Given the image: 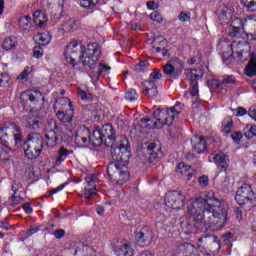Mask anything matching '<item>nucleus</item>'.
<instances>
[{
  "label": "nucleus",
  "instance_id": "e433bc0d",
  "mask_svg": "<svg viewBox=\"0 0 256 256\" xmlns=\"http://www.w3.org/2000/svg\"><path fill=\"white\" fill-rule=\"evenodd\" d=\"M162 77H163V74H161V70L158 68H154L148 80L154 81V83H157V81H159V79H161Z\"/></svg>",
  "mask_w": 256,
  "mask_h": 256
},
{
  "label": "nucleus",
  "instance_id": "f03ea898",
  "mask_svg": "<svg viewBox=\"0 0 256 256\" xmlns=\"http://www.w3.org/2000/svg\"><path fill=\"white\" fill-rule=\"evenodd\" d=\"M104 140L106 141V147H111V155L113 161L107 166V173L109 179L118 185H124L129 181V172L127 167L121 163H127L129 157H131V146L129 145V140L123 137L120 140V144H115L117 141V135L115 134V128L112 124H104L100 130Z\"/></svg>",
  "mask_w": 256,
  "mask_h": 256
},
{
  "label": "nucleus",
  "instance_id": "5701e85b",
  "mask_svg": "<svg viewBox=\"0 0 256 256\" xmlns=\"http://www.w3.org/2000/svg\"><path fill=\"white\" fill-rule=\"evenodd\" d=\"M213 161L218 165L220 171H227V167H229V158H227L225 154H216L213 157Z\"/></svg>",
  "mask_w": 256,
  "mask_h": 256
},
{
  "label": "nucleus",
  "instance_id": "3c124183",
  "mask_svg": "<svg viewBox=\"0 0 256 256\" xmlns=\"http://www.w3.org/2000/svg\"><path fill=\"white\" fill-rule=\"evenodd\" d=\"M151 21H156V23H163V16L159 12L154 11L150 14Z\"/></svg>",
  "mask_w": 256,
  "mask_h": 256
},
{
  "label": "nucleus",
  "instance_id": "dca6fc26",
  "mask_svg": "<svg viewBox=\"0 0 256 256\" xmlns=\"http://www.w3.org/2000/svg\"><path fill=\"white\" fill-rule=\"evenodd\" d=\"M142 87L144 89L143 94L148 95V97H157V95H159V90H157V82L153 80H145L142 82Z\"/></svg>",
  "mask_w": 256,
  "mask_h": 256
},
{
  "label": "nucleus",
  "instance_id": "58836bf2",
  "mask_svg": "<svg viewBox=\"0 0 256 256\" xmlns=\"http://www.w3.org/2000/svg\"><path fill=\"white\" fill-rule=\"evenodd\" d=\"M241 3L248 9V11H256V0H241Z\"/></svg>",
  "mask_w": 256,
  "mask_h": 256
},
{
  "label": "nucleus",
  "instance_id": "f3484780",
  "mask_svg": "<svg viewBox=\"0 0 256 256\" xmlns=\"http://www.w3.org/2000/svg\"><path fill=\"white\" fill-rule=\"evenodd\" d=\"M164 75L169 77V79H179L181 74L183 73V69L181 67H175L173 64L167 63L163 66Z\"/></svg>",
  "mask_w": 256,
  "mask_h": 256
},
{
  "label": "nucleus",
  "instance_id": "20e7f679",
  "mask_svg": "<svg viewBox=\"0 0 256 256\" xmlns=\"http://www.w3.org/2000/svg\"><path fill=\"white\" fill-rule=\"evenodd\" d=\"M99 57H101V47L97 43H90L80 55V61L84 67H89L93 71L97 61H99Z\"/></svg>",
  "mask_w": 256,
  "mask_h": 256
},
{
  "label": "nucleus",
  "instance_id": "37998d69",
  "mask_svg": "<svg viewBox=\"0 0 256 256\" xmlns=\"http://www.w3.org/2000/svg\"><path fill=\"white\" fill-rule=\"evenodd\" d=\"M149 67V62L147 60H141L135 65V71L141 73V71H145Z\"/></svg>",
  "mask_w": 256,
  "mask_h": 256
},
{
  "label": "nucleus",
  "instance_id": "0eeeda50",
  "mask_svg": "<svg viewBox=\"0 0 256 256\" xmlns=\"http://www.w3.org/2000/svg\"><path fill=\"white\" fill-rule=\"evenodd\" d=\"M181 113V102H177L173 107L170 109H164V110H156L154 112L155 117H164V125H168V127H171L173 125V121L176 117H179V114Z\"/></svg>",
  "mask_w": 256,
  "mask_h": 256
},
{
  "label": "nucleus",
  "instance_id": "2f4dec72",
  "mask_svg": "<svg viewBox=\"0 0 256 256\" xmlns=\"http://www.w3.org/2000/svg\"><path fill=\"white\" fill-rule=\"evenodd\" d=\"M27 101H30L31 103H35L36 101L35 95H33L31 92L21 93L20 103L24 109H25V105H27Z\"/></svg>",
  "mask_w": 256,
  "mask_h": 256
},
{
  "label": "nucleus",
  "instance_id": "49530a36",
  "mask_svg": "<svg viewBox=\"0 0 256 256\" xmlns=\"http://www.w3.org/2000/svg\"><path fill=\"white\" fill-rule=\"evenodd\" d=\"M78 95L82 99V101H91V99H93L91 93L86 92L82 89H78Z\"/></svg>",
  "mask_w": 256,
  "mask_h": 256
},
{
  "label": "nucleus",
  "instance_id": "4d7b16f0",
  "mask_svg": "<svg viewBox=\"0 0 256 256\" xmlns=\"http://www.w3.org/2000/svg\"><path fill=\"white\" fill-rule=\"evenodd\" d=\"M53 235L56 239H63L65 237V230L57 229L53 232Z\"/></svg>",
  "mask_w": 256,
  "mask_h": 256
},
{
  "label": "nucleus",
  "instance_id": "c03bdc74",
  "mask_svg": "<svg viewBox=\"0 0 256 256\" xmlns=\"http://www.w3.org/2000/svg\"><path fill=\"white\" fill-rule=\"evenodd\" d=\"M139 95H137V91L135 89H131L125 94V99L128 101H137Z\"/></svg>",
  "mask_w": 256,
  "mask_h": 256
},
{
  "label": "nucleus",
  "instance_id": "4c0bfd02",
  "mask_svg": "<svg viewBox=\"0 0 256 256\" xmlns=\"http://www.w3.org/2000/svg\"><path fill=\"white\" fill-rule=\"evenodd\" d=\"M69 153H73V151H69L65 149L64 147H61L58 151V158L57 161H65L67 157L69 156Z\"/></svg>",
  "mask_w": 256,
  "mask_h": 256
},
{
  "label": "nucleus",
  "instance_id": "7c9ffc66",
  "mask_svg": "<svg viewBox=\"0 0 256 256\" xmlns=\"http://www.w3.org/2000/svg\"><path fill=\"white\" fill-rule=\"evenodd\" d=\"M76 29L77 21L73 18L67 20L62 26V31H64V33H71V31H75Z\"/></svg>",
  "mask_w": 256,
  "mask_h": 256
},
{
  "label": "nucleus",
  "instance_id": "9d476101",
  "mask_svg": "<svg viewBox=\"0 0 256 256\" xmlns=\"http://www.w3.org/2000/svg\"><path fill=\"white\" fill-rule=\"evenodd\" d=\"M164 201L168 209H181L185 205V195L179 191H170Z\"/></svg>",
  "mask_w": 256,
  "mask_h": 256
},
{
  "label": "nucleus",
  "instance_id": "774afa93",
  "mask_svg": "<svg viewBox=\"0 0 256 256\" xmlns=\"http://www.w3.org/2000/svg\"><path fill=\"white\" fill-rule=\"evenodd\" d=\"M19 25L20 27H29V20H27L26 18H20L19 20Z\"/></svg>",
  "mask_w": 256,
  "mask_h": 256
},
{
  "label": "nucleus",
  "instance_id": "aec40b11",
  "mask_svg": "<svg viewBox=\"0 0 256 256\" xmlns=\"http://www.w3.org/2000/svg\"><path fill=\"white\" fill-rule=\"evenodd\" d=\"M89 143H92L93 147H101L104 143L105 147H107V141L101 130H94L92 134L89 135Z\"/></svg>",
  "mask_w": 256,
  "mask_h": 256
},
{
  "label": "nucleus",
  "instance_id": "f257e3e1",
  "mask_svg": "<svg viewBox=\"0 0 256 256\" xmlns=\"http://www.w3.org/2000/svg\"><path fill=\"white\" fill-rule=\"evenodd\" d=\"M190 217L182 222V229L195 233L197 229L207 231H220L227 223L229 204L215 197L197 196L188 206Z\"/></svg>",
  "mask_w": 256,
  "mask_h": 256
},
{
  "label": "nucleus",
  "instance_id": "79ce46f5",
  "mask_svg": "<svg viewBox=\"0 0 256 256\" xmlns=\"http://www.w3.org/2000/svg\"><path fill=\"white\" fill-rule=\"evenodd\" d=\"M220 83L222 87L225 85H235V83H237V79H235L233 75H228L225 76Z\"/></svg>",
  "mask_w": 256,
  "mask_h": 256
},
{
  "label": "nucleus",
  "instance_id": "4468645a",
  "mask_svg": "<svg viewBox=\"0 0 256 256\" xmlns=\"http://www.w3.org/2000/svg\"><path fill=\"white\" fill-rule=\"evenodd\" d=\"M243 33H245V22H243V19L237 18L230 25L228 35L229 37L241 39V37H243Z\"/></svg>",
  "mask_w": 256,
  "mask_h": 256
},
{
  "label": "nucleus",
  "instance_id": "680f3d73",
  "mask_svg": "<svg viewBox=\"0 0 256 256\" xmlns=\"http://www.w3.org/2000/svg\"><path fill=\"white\" fill-rule=\"evenodd\" d=\"M22 209L25 211V213L31 214L33 213V208L31 207V203L26 202L22 205Z\"/></svg>",
  "mask_w": 256,
  "mask_h": 256
},
{
  "label": "nucleus",
  "instance_id": "4be33fe9",
  "mask_svg": "<svg viewBox=\"0 0 256 256\" xmlns=\"http://www.w3.org/2000/svg\"><path fill=\"white\" fill-rule=\"evenodd\" d=\"M103 71H111V66L100 63L99 66H95V69L89 72V76L91 77V79L99 81L101 75H103Z\"/></svg>",
  "mask_w": 256,
  "mask_h": 256
},
{
  "label": "nucleus",
  "instance_id": "412c9836",
  "mask_svg": "<svg viewBox=\"0 0 256 256\" xmlns=\"http://www.w3.org/2000/svg\"><path fill=\"white\" fill-rule=\"evenodd\" d=\"M24 142L43 151V136H41V134H39V133L28 134V136Z\"/></svg>",
  "mask_w": 256,
  "mask_h": 256
},
{
  "label": "nucleus",
  "instance_id": "b1692460",
  "mask_svg": "<svg viewBox=\"0 0 256 256\" xmlns=\"http://www.w3.org/2000/svg\"><path fill=\"white\" fill-rule=\"evenodd\" d=\"M186 79L190 81V83H193V81H197L198 79L203 78V70L201 69H188L185 72Z\"/></svg>",
  "mask_w": 256,
  "mask_h": 256
},
{
  "label": "nucleus",
  "instance_id": "603ef678",
  "mask_svg": "<svg viewBox=\"0 0 256 256\" xmlns=\"http://www.w3.org/2000/svg\"><path fill=\"white\" fill-rule=\"evenodd\" d=\"M33 55L36 59H41L43 57V48L41 46H35L33 48Z\"/></svg>",
  "mask_w": 256,
  "mask_h": 256
},
{
  "label": "nucleus",
  "instance_id": "423d86ee",
  "mask_svg": "<svg viewBox=\"0 0 256 256\" xmlns=\"http://www.w3.org/2000/svg\"><path fill=\"white\" fill-rule=\"evenodd\" d=\"M60 101H62L63 103H68L70 109L67 113L62 110H58L56 112V117L58 121L62 123V125L66 126V130L68 131V133H73V129H75V125H73V108H71L73 107V104L67 98H62Z\"/></svg>",
  "mask_w": 256,
  "mask_h": 256
},
{
  "label": "nucleus",
  "instance_id": "bf43d9fd",
  "mask_svg": "<svg viewBox=\"0 0 256 256\" xmlns=\"http://www.w3.org/2000/svg\"><path fill=\"white\" fill-rule=\"evenodd\" d=\"M198 183L202 185V187H207L209 185V177L203 175L198 178Z\"/></svg>",
  "mask_w": 256,
  "mask_h": 256
},
{
  "label": "nucleus",
  "instance_id": "a878e982",
  "mask_svg": "<svg viewBox=\"0 0 256 256\" xmlns=\"http://www.w3.org/2000/svg\"><path fill=\"white\" fill-rule=\"evenodd\" d=\"M33 17L34 23L37 25V27H43V25L47 23V15H45V12L42 10H36L33 13Z\"/></svg>",
  "mask_w": 256,
  "mask_h": 256
},
{
  "label": "nucleus",
  "instance_id": "8fccbe9b",
  "mask_svg": "<svg viewBox=\"0 0 256 256\" xmlns=\"http://www.w3.org/2000/svg\"><path fill=\"white\" fill-rule=\"evenodd\" d=\"M178 19L179 21H182V23L191 21V12H185V11L180 12Z\"/></svg>",
  "mask_w": 256,
  "mask_h": 256
},
{
  "label": "nucleus",
  "instance_id": "09e8293b",
  "mask_svg": "<svg viewBox=\"0 0 256 256\" xmlns=\"http://www.w3.org/2000/svg\"><path fill=\"white\" fill-rule=\"evenodd\" d=\"M10 79L11 78L7 74H0V87H7L9 85Z\"/></svg>",
  "mask_w": 256,
  "mask_h": 256
},
{
  "label": "nucleus",
  "instance_id": "72a5a7b5",
  "mask_svg": "<svg viewBox=\"0 0 256 256\" xmlns=\"http://www.w3.org/2000/svg\"><path fill=\"white\" fill-rule=\"evenodd\" d=\"M223 125V133L226 135H229L231 133V128L233 127V120L231 117L225 118V120L222 122Z\"/></svg>",
  "mask_w": 256,
  "mask_h": 256
},
{
  "label": "nucleus",
  "instance_id": "e2e57ef3",
  "mask_svg": "<svg viewBox=\"0 0 256 256\" xmlns=\"http://www.w3.org/2000/svg\"><path fill=\"white\" fill-rule=\"evenodd\" d=\"M66 185L67 184H61L57 188H54V189L50 190L49 191L50 195H55V193H59V191H63L65 189Z\"/></svg>",
  "mask_w": 256,
  "mask_h": 256
},
{
  "label": "nucleus",
  "instance_id": "393cba45",
  "mask_svg": "<svg viewBox=\"0 0 256 256\" xmlns=\"http://www.w3.org/2000/svg\"><path fill=\"white\" fill-rule=\"evenodd\" d=\"M86 181L88 183V188H85L84 190V196L86 199H91L92 197H95L97 193L95 192V181L93 177H87Z\"/></svg>",
  "mask_w": 256,
  "mask_h": 256
},
{
  "label": "nucleus",
  "instance_id": "9b49d317",
  "mask_svg": "<svg viewBox=\"0 0 256 256\" xmlns=\"http://www.w3.org/2000/svg\"><path fill=\"white\" fill-rule=\"evenodd\" d=\"M253 190L251 189V186L248 184L242 185L236 193V202L238 205H251L253 203Z\"/></svg>",
  "mask_w": 256,
  "mask_h": 256
},
{
  "label": "nucleus",
  "instance_id": "2eb2a0df",
  "mask_svg": "<svg viewBox=\"0 0 256 256\" xmlns=\"http://www.w3.org/2000/svg\"><path fill=\"white\" fill-rule=\"evenodd\" d=\"M114 253L116 256H135V249L129 243H122L114 246Z\"/></svg>",
  "mask_w": 256,
  "mask_h": 256
},
{
  "label": "nucleus",
  "instance_id": "ea45409f",
  "mask_svg": "<svg viewBox=\"0 0 256 256\" xmlns=\"http://www.w3.org/2000/svg\"><path fill=\"white\" fill-rule=\"evenodd\" d=\"M139 127H141L142 129H151V127H153V119L151 118L141 119L139 122Z\"/></svg>",
  "mask_w": 256,
  "mask_h": 256
},
{
  "label": "nucleus",
  "instance_id": "5fc2aeb1",
  "mask_svg": "<svg viewBox=\"0 0 256 256\" xmlns=\"http://www.w3.org/2000/svg\"><path fill=\"white\" fill-rule=\"evenodd\" d=\"M231 138L233 139L234 143H236V145H239V141H241V139H243V133L237 131L231 134Z\"/></svg>",
  "mask_w": 256,
  "mask_h": 256
},
{
  "label": "nucleus",
  "instance_id": "6e6552de",
  "mask_svg": "<svg viewBox=\"0 0 256 256\" xmlns=\"http://www.w3.org/2000/svg\"><path fill=\"white\" fill-rule=\"evenodd\" d=\"M45 133L47 145L50 143V147H55V145L59 143V124H57V120H47L45 124Z\"/></svg>",
  "mask_w": 256,
  "mask_h": 256
},
{
  "label": "nucleus",
  "instance_id": "a211bd4d",
  "mask_svg": "<svg viewBox=\"0 0 256 256\" xmlns=\"http://www.w3.org/2000/svg\"><path fill=\"white\" fill-rule=\"evenodd\" d=\"M22 145H24V155L26 159H37L43 151L40 148H37V146H33L27 142L22 141Z\"/></svg>",
  "mask_w": 256,
  "mask_h": 256
},
{
  "label": "nucleus",
  "instance_id": "cd10ccee",
  "mask_svg": "<svg viewBox=\"0 0 256 256\" xmlns=\"http://www.w3.org/2000/svg\"><path fill=\"white\" fill-rule=\"evenodd\" d=\"M17 48V38L15 36L8 37L4 39L2 43V49L4 51H11L12 49Z\"/></svg>",
  "mask_w": 256,
  "mask_h": 256
},
{
  "label": "nucleus",
  "instance_id": "864d4df0",
  "mask_svg": "<svg viewBox=\"0 0 256 256\" xmlns=\"http://www.w3.org/2000/svg\"><path fill=\"white\" fill-rule=\"evenodd\" d=\"M244 135L247 137V139H253V137H256V126H251Z\"/></svg>",
  "mask_w": 256,
  "mask_h": 256
},
{
  "label": "nucleus",
  "instance_id": "0e129e2a",
  "mask_svg": "<svg viewBox=\"0 0 256 256\" xmlns=\"http://www.w3.org/2000/svg\"><path fill=\"white\" fill-rule=\"evenodd\" d=\"M234 213H235L236 219H238V221H241V219H243V210H241V208H239V207L234 208Z\"/></svg>",
  "mask_w": 256,
  "mask_h": 256
},
{
  "label": "nucleus",
  "instance_id": "c756f323",
  "mask_svg": "<svg viewBox=\"0 0 256 256\" xmlns=\"http://www.w3.org/2000/svg\"><path fill=\"white\" fill-rule=\"evenodd\" d=\"M93 248L89 245H82L81 247H77L75 250V256H91L93 255Z\"/></svg>",
  "mask_w": 256,
  "mask_h": 256
},
{
  "label": "nucleus",
  "instance_id": "f704fd0d",
  "mask_svg": "<svg viewBox=\"0 0 256 256\" xmlns=\"http://www.w3.org/2000/svg\"><path fill=\"white\" fill-rule=\"evenodd\" d=\"M156 121L152 120V126L154 129H161L165 125L164 116H155Z\"/></svg>",
  "mask_w": 256,
  "mask_h": 256
},
{
  "label": "nucleus",
  "instance_id": "1a4fd4ad",
  "mask_svg": "<svg viewBox=\"0 0 256 256\" xmlns=\"http://www.w3.org/2000/svg\"><path fill=\"white\" fill-rule=\"evenodd\" d=\"M159 149L155 142H146L142 145L139 155L144 158L146 163H155L159 159V154L157 153Z\"/></svg>",
  "mask_w": 256,
  "mask_h": 256
},
{
  "label": "nucleus",
  "instance_id": "c9c22d12",
  "mask_svg": "<svg viewBox=\"0 0 256 256\" xmlns=\"http://www.w3.org/2000/svg\"><path fill=\"white\" fill-rule=\"evenodd\" d=\"M99 3V0H81L80 5L83 9H93L95 5Z\"/></svg>",
  "mask_w": 256,
  "mask_h": 256
},
{
  "label": "nucleus",
  "instance_id": "c85d7f7f",
  "mask_svg": "<svg viewBox=\"0 0 256 256\" xmlns=\"http://www.w3.org/2000/svg\"><path fill=\"white\" fill-rule=\"evenodd\" d=\"M246 75L248 77H253L256 75V57L252 56L245 67Z\"/></svg>",
  "mask_w": 256,
  "mask_h": 256
},
{
  "label": "nucleus",
  "instance_id": "a18cd8bd",
  "mask_svg": "<svg viewBox=\"0 0 256 256\" xmlns=\"http://www.w3.org/2000/svg\"><path fill=\"white\" fill-rule=\"evenodd\" d=\"M190 87V95L197 97V95H199V82L193 81V83H190Z\"/></svg>",
  "mask_w": 256,
  "mask_h": 256
},
{
  "label": "nucleus",
  "instance_id": "39448f33",
  "mask_svg": "<svg viewBox=\"0 0 256 256\" xmlns=\"http://www.w3.org/2000/svg\"><path fill=\"white\" fill-rule=\"evenodd\" d=\"M83 51H85V47L77 41H71L65 48L64 56L66 61L70 63V65L75 66V61H79L81 63V55H83Z\"/></svg>",
  "mask_w": 256,
  "mask_h": 256
},
{
  "label": "nucleus",
  "instance_id": "338daca9",
  "mask_svg": "<svg viewBox=\"0 0 256 256\" xmlns=\"http://www.w3.org/2000/svg\"><path fill=\"white\" fill-rule=\"evenodd\" d=\"M236 112H237V114H236L237 117H243V115H247V109H245L243 107H238L236 109Z\"/></svg>",
  "mask_w": 256,
  "mask_h": 256
},
{
  "label": "nucleus",
  "instance_id": "ddd939ff",
  "mask_svg": "<svg viewBox=\"0 0 256 256\" xmlns=\"http://www.w3.org/2000/svg\"><path fill=\"white\" fill-rule=\"evenodd\" d=\"M135 239L139 247H147L153 241V230L148 226L143 227L136 233Z\"/></svg>",
  "mask_w": 256,
  "mask_h": 256
},
{
  "label": "nucleus",
  "instance_id": "052dcab7",
  "mask_svg": "<svg viewBox=\"0 0 256 256\" xmlns=\"http://www.w3.org/2000/svg\"><path fill=\"white\" fill-rule=\"evenodd\" d=\"M154 45H164L167 43V40L162 36L155 37L153 40Z\"/></svg>",
  "mask_w": 256,
  "mask_h": 256
},
{
  "label": "nucleus",
  "instance_id": "f8f14e48",
  "mask_svg": "<svg viewBox=\"0 0 256 256\" xmlns=\"http://www.w3.org/2000/svg\"><path fill=\"white\" fill-rule=\"evenodd\" d=\"M219 47H224L226 49V53L223 52L222 59L225 61H228V59H238V61H243V56L247 55V51L243 49V45H238L237 50L233 51V48H231V44L225 42L220 43Z\"/></svg>",
  "mask_w": 256,
  "mask_h": 256
},
{
  "label": "nucleus",
  "instance_id": "6ab92c4d",
  "mask_svg": "<svg viewBox=\"0 0 256 256\" xmlns=\"http://www.w3.org/2000/svg\"><path fill=\"white\" fill-rule=\"evenodd\" d=\"M192 145L194 151H196L198 155H201L207 151V140H205V136H195L192 139Z\"/></svg>",
  "mask_w": 256,
  "mask_h": 256
},
{
  "label": "nucleus",
  "instance_id": "6e6d98bb",
  "mask_svg": "<svg viewBox=\"0 0 256 256\" xmlns=\"http://www.w3.org/2000/svg\"><path fill=\"white\" fill-rule=\"evenodd\" d=\"M39 41H41V45L45 46L51 41V37H49V34L44 33L40 35Z\"/></svg>",
  "mask_w": 256,
  "mask_h": 256
},
{
  "label": "nucleus",
  "instance_id": "bb28decb",
  "mask_svg": "<svg viewBox=\"0 0 256 256\" xmlns=\"http://www.w3.org/2000/svg\"><path fill=\"white\" fill-rule=\"evenodd\" d=\"M231 16V8H228L227 5L223 4L220 6L218 10V19L222 21V23H227L229 21V17Z\"/></svg>",
  "mask_w": 256,
  "mask_h": 256
},
{
  "label": "nucleus",
  "instance_id": "de8ad7c7",
  "mask_svg": "<svg viewBox=\"0 0 256 256\" xmlns=\"http://www.w3.org/2000/svg\"><path fill=\"white\" fill-rule=\"evenodd\" d=\"M26 129H31L32 131H37L39 129V120L34 119L26 123Z\"/></svg>",
  "mask_w": 256,
  "mask_h": 256
},
{
  "label": "nucleus",
  "instance_id": "473e14b6",
  "mask_svg": "<svg viewBox=\"0 0 256 256\" xmlns=\"http://www.w3.org/2000/svg\"><path fill=\"white\" fill-rule=\"evenodd\" d=\"M189 169H191V166H187L185 163L181 162L176 167V173H181V175H187V177H191V173L187 174Z\"/></svg>",
  "mask_w": 256,
  "mask_h": 256
},
{
  "label": "nucleus",
  "instance_id": "69168bd1",
  "mask_svg": "<svg viewBox=\"0 0 256 256\" xmlns=\"http://www.w3.org/2000/svg\"><path fill=\"white\" fill-rule=\"evenodd\" d=\"M248 115H249V117H251V119L256 121V107L255 106H252L249 108Z\"/></svg>",
  "mask_w": 256,
  "mask_h": 256
},
{
  "label": "nucleus",
  "instance_id": "13d9d810",
  "mask_svg": "<svg viewBox=\"0 0 256 256\" xmlns=\"http://www.w3.org/2000/svg\"><path fill=\"white\" fill-rule=\"evenodd\" d=\"M29 73H31V70L29 68H25L21 74L17 77L20 81H23L24 79H27L29 77Z\"/></svg>",
  "mask_w": 256,
  "mask_h": 256
},
{
  "label": "nucleus",
  "instance_id": "a19ab883",
  "mask_svg": "<svg viewBox=\"0 0 256 256\" xmlns=\"http://www.w3.org/2000/svg\"><path fill=\"white\" fill-rule=\"evenodd\" d=\"M207 86L209 87L210 91H215V89H223L221 82L217 81L216 79L208 80Z\"/></svg>",
  "mask_w": 256,
  "mask_h": 256
},
{
  "label": "nucleus",
  "instance_id": "7ed1b4c3",
  "mask_svg": "<svg viewBox=\"0 0 256 256\" xmlns=\"http://www.w3.org/2000/svg\"><path fill=\"white\" fill-rule=\"evenodd\" d=\"M0 145L8 151H17L23 147V131L17 123L6 121L0 126Z\"/></svg>",
  "mask_w": 256,
  "mask_h": 256
}]
</instances>
